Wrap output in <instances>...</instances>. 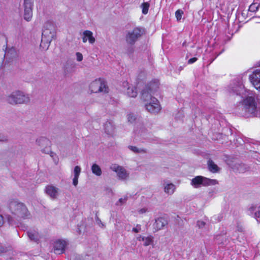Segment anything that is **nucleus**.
<instances>
[{
	"instance_id": "1",
	"label": "nucleus",
	"mask_w": 260,
	"mask_h": 260,
	"mask_svg": "<svg viewBox=\"0 0 260 260\" xmlns=\"http://www.w3.org/2000/svg\"><path fill=\"white\" fill-rule=\"evenodd\" d=\"M231 91L237 94L242 95L243 99L236 107L238 113L246 117L257 116L259 114V107L254 92L247 90L242 84L232 87Z\"/></svg>"
},
{
	"instance_id": "2",
	"label": "nucleus",
	"mask_w": 260,
	"mask_h": 260,
	"mask_svg": "<svg viewBox=\"0 0 260 260\" xmlns=\"http://www.w3.org/2000/svg\"><path fill=\"white\" fill-rule=\"evenodd\" d=\"M142 99L145 102V108L149 112L156 114L160 111L161 107L159 101L155 98L152 97L149 93L143 92Z\"/></svg>"
},
{
	"instance_id": "3",
	"label": "nucleus",
	"mask_w": 260,
	"mask_h": 260,
	"mask_svg": "<svg viewBox=\"0 0 260 260\" xmlns=\"http://www.w3.org/2000/svg\"><path fill=\"white\" fill-rule=\"evenodd\" d=\"M55 35V27L53 23L47 21L43 25L42 33V40L41 46L44 44L48 47Z\"/></svg>"
},
{
	"instance_id": "4",
	"label": "nucleus",
	"mask_w": 260,
	"mask_h": 260,
	"mask_svg": "<svg viewBox=\"0 0 260 260\" xmlns=\"http://www.w3.org/2000/svg\"><path fill=\"white\" fill-rule=\"evenodd\" d=\"M6 100L11 104L16 105L27 103L30 99L28 94L22 91L16 90L8 95Z\"/></svg>"
},
{
	"instance_id": "5",
	"label": "nucleus",
	"mask_w": 260,
	"mask_h": 260,
	"mask_svg": "<svg viewBox=\"0 0 260 260\" xmlns=\"http://www.w3.org/2000/svg\"><path fill=\"white\" fill-rule=\"evenodd\" d=\"M89 88L91 93H107L109 92V88L106 81L101 78L92 81L90 84Z\"/></svg>"
},
{
	"instance_id": "6",
	"label": "nucleus",
	"mask_w": 260,
	"mask_h": 260,
	"mask_svg": "<svg viewBox=\"0 0 260 260\" xmlns=\"http://www.w3.org/2000/svg\"><path fill=\"white\" fill-rule=\"evenodd\" d=\"M9 208L12 213L18 217H25L27 216L26 207L17 201H11L9 204Z\"/></svg>"
},
{
	"instance_id": "7",
	"label": "nucleus",
	"mask_w": 260,
	"mask_h": 260,
	"mask_svg": "<svg viewBox=\"0 0 260 260\" xmlns=\"http://www.w3.org/2000/svg\"><path fill=\"white\" fill-rule=\"evenodd\" d=\"M218 182L216 180L210 179L201 176H198L191 180V184L195 188L201 186H208L215 185Z\"/></svg>"
},
{
	"instance_id": "8",
	"label": "nucleus",
	"mask_w": 260,
	"mask_h": 260,
	"mask_svg": "<svg viewBox=\"0 0 260 260\" xmlns=\"http://www.w3.org/2000/svg\"><path fill=\"white\" fill-rule=\"evenodd\" d=\"M36 143L42 152L49 153L50 152L51 142L47 138L40 137L36 140Z\"/></svg>"
},
{
	"instance_id": "9",
	"label": "nucleus",
	"mask_w": 260,
	"mask_h": 260,
	"mask_svg": "<svg viewBox=\"0 0 260 260\" xmlns=\"http://www.w3.org/2000/svg\"><path fill=\"white\" fill-rule=\"evenodd\" d=\"M110 169L116 173L117 177L120 180H126L129 177V173L122 166L117 164H112L110 166Z\"/></svg>"
},
{
	"instance_id": "10",
	"label": "nucleus",
	"mask_w": 260,
	"mask_h": 260,
	"mask_svg": "<svg viewBox=\"0 0 260 260\" xmlns=\"http://www.w3.org/2000/svg\"><path fill=\"white\" fill-rule=\"evenodd\" d=\"M23 18L27 21H30L32 17L33 1L32 0H24Z\"/></svg>"
},
{
	"instance_id": "11",
	"label": "nucleus",
	"mask_w": 260,
	"mask_h": 260,
	"mask_svg": "<svg viewBox=\"0 0 260 260\" xmlns=\"http://www.w3.org/2000/svg\"><path fill=\"white\" fill-rule=\"evenodd\" d=\"M249 79L254 88L260 91V66L249 75Z\"/></svg>"
},
{
	"instance_id": "12",
	"label": "nucleus",
	"mask_w": 260,
	"mask_h": 260,
	"mask_svg": "<svg viewBox=\"0 0 260 260\" xmlns=\"http://www.w3.org/2000/svg\"><path fill=\"white\" fill-rule=\"evenodd\" d=\"M142 34V30L138 27L129 31L126 36V41L129 44H133Z\"/></svg>"
},
{
	"instance_id": "13",
	"label": "nucleus",
	"mask_w": 260,
	"mask_h": 260,
	"mask_svg": "<svg viewBox=\"0 0 260 260\" xmlns=\"http://www.w3.org/2000/svg\"><path fill=\"white\" fill-rule=\"evenodd\" d=\"M122 91L125 95L131 98L136 97L138 93L136 88L127 81L123 82Z\"/></svg>"
},
{
	"instance_id": "14",
	"label": "nucleus",
	"mask_w": 260,
	"mask_h": 260,
	"mask_svg": "<svg viewBox=\"0 0 260 260\" xmlns=\"http://www.w3.org/2000/svg\"><path fill=\"white\" fill-rule=\"evenodd\" d=\"M67 242L65 240H58L56 241L53 246L54 252L58 254L62 253L64 251Z\"/></svg>"
},
{
	"instance_id": "15",
	"label": "nucleus",
	"mask_w": 260,
	"mask_h": 260,
	"mask_svg": "<svg viewBox=\"0 0 260 260\" xmlns=\"http://www.w3.org/2000/svg\"><path fill=\"white\" fill-rule=\"evenodd\" d=\"M58 188L52 185H49L46 186L45 192L51 199H56L58 194Z\"/></svg>"
},
{
	"instance_id": "16",
	"label": "nucleus",
	"mask_w": 260,
	"mask_h": 260,
	"mask_svg": "<svg viewBox=\"0 0 260 260\" xmlns=\"http://www.w3.org/2000/svg\"><path fill=\"white\" fill-rule=\"evenodd\" d=\"M137 239L140 242H143L144 246L154 245V237L151 235L143 236L140 235L137 237Z\"/></svg>"
},
{
	"instance_id": "17",
	"label": "nucleus",
	"mask_w": 260,
	"mask_h": 260,
	"mask_svg": "<svg viewBox=\"0 0 260 260\" xmlns=\"http://www.w3.org/2000/svg\"><path fill=\"white\" fill-rule=\"evenodd\" d=\"M88 41L89 43L93 44L95 41V39L93 36V33L90 30H85L82 34V42L86 43Z\"/></svg>"
},
{
	"instance_id": "18",
	"label": "nucleus",
	"mask_w": 260,
	"mask_h": 260,
	"mask_svg": "<svg viewBox=\"0 0 260 260\" xmlns=\"http://www.w3.org/2000/svg\"><path fill=\"white\" fill-rule=\"evenodd\" d=\"M115 125L113 121H108L104 124V131L109 135H113L115 132Z\"/></svg>"
},
{
	"instance_id": "19",
	"label": "nucleus",
	"mask_w": 260,
	"mask_h": 260,
	"mask_svg": "<svg viewBox=\"0 0 260 260\" xmlns=\"http://www.w3.org/2000/svg\"><path fill=\"white\" fill-rule=\"evenodd\" d=\"M81 172V168L78 166L74 167L73 171V184L76 186L78 184V179Z\"/></svg>"
},
{
	"instance_id": "20",
	"label": "nucleus",
	"mask_w": 260,
	"mask_h": 260,
	"mask_svg": "<svg viewBox=\"0 0 260 260\" xmlns=\"http://www.w3.org/2000/svg\"><path fill=\"white\" fill-rule=\"evenodd\" d=\"M167 224L168 221L165 218L163 217H159L155 220L154 226L157 230H159L162 229Z\"/></svg>"
},
{
	"instance_id": "21",
	"label": "nucleus",
	"mask_w": 260,
	"mask_h": 260,
	"mask_svg": "<svg viewBox=\"0 0 260 260\" xmlns=\"http://www.w3.org/2000/svg\"><path fill=\"white\" fill-rule=\"evenodd\" d=\"M175 189L176 187L173 183H168L164 187V191L168 194H172Z\"/></svg>"
},
{
	"instance_id": "22",
	"label": "nucleus",
	"mask_w": 260,
	"mask_h": 260,
	"mask_svg": "<svg viewBox=\"0 0 260 260\" xmlns=\"http://www.w3.org/2000/svg\"><path fill=\"white\" fill-rule=\"evenodd\" d=\"M92 173L97 176H100L102 174L100 167L96 164H93L91 166Z\"/></svg>"
},
{
	"instance_id": "23",
	"label": "nucleus",
	"mask_w": 260,
	"mask_h": 260,
	"mask_svg": "<svg viewBox=\"0 0 260 260\" xmlns=\"http://www.w3.org/2000/svg\"><path fill=\"white\" fill-rule=\"evenodd\" d=\"M208 168L209 170L213 172V173H216L218 172L219 170V168L218 166L214 164V162L212 160H209L208 161Z\"/></svg>"
},
{
	"instance_id": "24",
	"label": "nucleus",
	"mask_w": 260,
	"mask_h": 260,
	"mask_svg": "<svg viewBox=\"0 0 260 260\" xmlns=\"http://www.w3.org/2000/svg\"><path fill=\"white\" fill-rule=\"evenodd\" d=\"M28 236L30 240L35 241H37L39 239V234L35 231L28 232Z\"/></svg>"
},
{
	"instance_id": "25",
	"label": "nucleus",
	"mask_w": 260,
	"mask_h": 260,
	"mask_svg": "<svg viewBox=\"0 0 260 260\" xmlns=\"http://www.w3.org/2000/svg\"><path fill=\"white\" fill-rule=\"evenodd\" d=\"M150 5L148 3H143L142 4L141 7L142 9V13L144 14H147L148 12L149 8Z\"/></svg>"
},
{
	"instance_id": "26",
	"label": "nucleus",
	"mask_w": 260,
	"mask_h": 260,
	"mask_svg": "<svg viewBox=\"0 0 260 260\" xmlns=\"http://www.w3.org/2000/svg\"><path fill=\"white\" fill-rule=\"evenodd\" d=\"M128 148L131 151L135 152V153H141L145 152V150L141 148H139L136 146H129Z\"/></svg>"
},
{
	"instance_id": "27",
	"label": "nucleus",
	"mask_w": 260,
	"mask_h": 260,
	"mask_svg": "<svg viewBox=\"0 0 260 260\" xmlns=\"http://www.w3.org/2000/svg\"><path fill=\"white\" fill-rule=\"evenodd\" d=\"M136 115L134 114L129 113L127 115V120L131 123H133L136 120Z\"/></svg>"
},
{
	"instance_id": "28",
	"label": "nucleus",
	"mask_w": 260,
	"mask_h": 260,
	"mask_svg": "<svg viewBox=\"0 0 260 260\" xmlns=\"http://www.w3.org/2000/svg\"><path fill=\"white\" fill-rule=\"evenodd\" d=\"M254 217L258 222H260V206L258 207L257 210L255 211Z\"/></svg>"
},
{
	"instance_id": "29",
	"label": "nucleus",
	"mask_w": 260,
	"mask_h": 260,
	"mask_svg": "<svg viewBox=\"0 0 260 260\" xmlns=\"http://www.w3.org/2000/svg\"><path fill=\"white\" fill-rule=\"evenodd\" d=\"M183 11L180 10H177L175 13V16L177 20H180L181 19Z\"/></svg>"
},
{
	"instance_id": "30",
	"label": "nucleus",
	"mask_w": 260,
	"mask_h": 260,
	"mask_svg": "<svg viewBox=\"0 0 260 260\" xmlns=\"http://www.w3.org/2000/svg\"><path fill=\"white\" fill-rule=\"evenodd\" d=\"M76 57L77 61L79 62L81 61L83 58L82 53L79 52L76 53Z\"/></svg>"
},
{
	"instance_id": "31",
	"label": "nucleus",
	"mask_w": 260,
	"mask_h": 260,
	"mask_svg": "<svg viewBox=\"0 0 260 260\" xmlns=\"http://www.w3.org/2000/svg\"><path fill=\"white\" fill-rule=\"evenodd\" d=\"M141 231V226L140 224H137L135 227L133 228L132 231L135 233H139Z\"/></svg>"
},
{
	"instance_id": "32",
	"label": "nucleus",
	"mask_w": 260,
	"mask_h": 260,
	"mask_svg": "<svg viewBox=\"0 0 260 260\" xmlns=\"http://www.w3.org/2000/svg\"><path fill=\"white\" fill-rule=\"evenodd\" d=\"M126 200H127L126 197L121 198L119 199V200L117 202L116 204L117 205H121L124 204L126 202Z\"/></svg>"
},
{
	"instance_id": "33",
	"label": "nucleus",
	"mask_w": 260,
	"mask_h": 260,
	"mask_svg": "<svg viewBox=\"0 0 260 260\" xmlns=\"http://www.w3.org/2000/svg\"><path fill=\"white\" fill-rule=\"evenodd\" d=\"M50 156L52 157L55 163L58 162V159L55 153L51 152L50 153Z\"/></svg>"
},
{
	"instance_id": "34",
	"label": "nucleus",
	"mask_w": 260,
	"mask_h": 260,
	"mask_svg": "<svg viewBox=\"0 0 260 260\" xmlns=\"http://www.w3.org/2000/svg\"><path fill=\"white\" fill-rule=\"evenodd\" d=\"M197 225L200 228H202L205 225V223L202 220H199L197 222Z\"/></svg>"
},
{
	"instance_id": "35",
	"label": "nucleus",
	"mask_w": 260,
	"mask_h": 260,
	"mask_svg": "<svg viewBox=\"0 0 260 260\" xmlns=\"http://www.w3.org/2000/svg\"><path fill=\"white\" fill-rule=\"evenodd\" d=\"M11 53L12 54L14 53L15 55L16 54V51L14 49L12 48L10 49L6 53V56L7 57L9 55V54Z\"/></svg>"
},
{
	"instance_id": "36",
	"label": "nucleus",
	"mask_w": 260,
	"mask_h": 260,
	"mask_svg": "<svg viewBox=\"0 0 260 260\" xmlns=\"http://www.w3.org/2000/svg\"><path fill=\"white\" fill-rule=\"evenodd\" d=\"M147 211V209L146 208H143L142 209H140L138 210V212L139 214H144L146 213Z\"/></svg>"
},
{
	"instance_id": "37",
	"label": "nucleus",
	"mask_w": 260,
	"mask_h": 260,
	"mask_svg": "<svg viewBox=\"0 0 260 260\" xmlns=\"http://www.w3.org/2000/svg\"><path fill=\"white\" fill-rule=\"evenodd\" d=\"M197 58L196 57H193L192 58H190L188 60V62L189 63H192L193 62H194L196 60H197Z\"/></svg>"
},
{
	"instance_id": "38",
	"label": "nucleus",
	"mask_w": 260,
	"mask_h": 260,
	"mask_svg": "<svg viewBox=\"0 0 260 260\" xmlns=\"http://www.w3.org/2000/svg\"><path fill=\"white\" fill-rule=\"evenodd\" d=\"M255 207H254V206H252L249 208V210L250 212H252L255 211Z\"/></svg>"
},
{
	"instance_id": "39",
	"label": "nucleus",
	"mask_w": 260,
	"mask_h": 260,
	"mask_svg": "<svg viewBox=\"0 0 260 260\" xmlns=\"http://www.w3.org/2000/svg\"><path fill=\"white\" fill-rule=\"evenodd\" d=\"M255 7V4L251 5H250V6L249 7V9L251 11H255V10H254Z\"/></svg>"
},
{
	"instance_id": "40",
	"label": "nucleus",
	"mask_w": 260,
	"mask_h": 260,
	"mask_svg": "<svg viewBox=\"0 0 260 260\" xmlns=\"http://www.w3.org/2000/svg\"><path fill=\"white\" fill-rule=\"evenodd\" d=\"M4 223L3 217L0 215V226H1Z\"/></svg>"
},
{
	"instance_id": "41",
	"label": "nucleus",
	"mask_w": 260,
	"mask_h": 260,
	"mask_svg": "<svg viewBox=\"0 0 260 260\" xmlns=\"http://www.w3.org/2000/svg\"><path fill=\"white\" fill-rule=\"evenodd\" d=\"M6 252V250H5L4 248L1 247H0V254Z\"/></svg>"
},
{
	"instance_id": "42",
	"label": "nucleus",
	"mask_w": 260,
	"mask_h": 260,
	"mask_svg": "<svg viewBox=\"0 0 260 260\" xmlns=\"http://www.w3.org/2000/svg\"><path fill=\"white\" fill-rule=\"evenodd\" d=\"M257 9H258V8H257V7H256V11H257Z\"/></svg>"
}]
</instances>
